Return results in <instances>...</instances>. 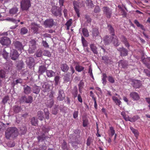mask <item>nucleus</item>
<instances>
[{"label":"nucleus","mask_w":150,"mask_h":150,"mask_svg":"<svg viewBox=\"0 0 150 150\" xmlns=\"http://www.w3.org/2000/svg\"><path fill=\"white\" fill-rule=\"evenodd\" d=\"M18 132L17 128L15 127L8 128L5 132L6 137L9 139L11 137L13 138L17 136Z\"/></svg>","instance_id":"1"},{"label":"nucleus","mask_w":150,"mask_h":150,"mask_svg":"<svg viewBox=\"0 0 150 150\" xmlns=\"http://www.w3.org/2000/svg\"><path fill=\"white\" fill-rule=\"evenodd\" d=\"M30 0H22L21 2V8L23 10H27L31 6Z\"/></svg>","instance_id":"2"},{"label":"nucleus","mask_w":150,"mask_h":150,"mask_svg":"<svg viewBox=\"0 0 150 150\" xmlns=\"http://www.w3.org/2000/svg\"><path fill=\"white\" fill-rule=\"evenodd\" d=\"M105 15L108 18H110L112 14V9L107 6H104L102 8Z\"/></svg>","instance_id":"3"},{"label":"nucleus","mask_w":150,"mask_h":150,"mask_svg":"<svg viewBox=\"0 0 150 150\" xmlns=\"http://www.w3.org/2000/svg\"><path fill=\"white\" fill-rule=\"evenodd\" d=\"M36 42L35 40H32L30 42L29 47L28 49L29 52L33 53L36 48Z\"/></svg>","instance_id":"4"},{"label":"nucleus","mask_w":150,"mask_h":150,"mask_svg":"<svg viewBox=\"0 0 150 150\" xmlns=\"http://www.w3.org/2000/svg\"><path fill=\"white\" fill-rule=\"evenodd\" d=\"M61 9L60 8L56 6L52 7L51 10L52 14L56 16H60L61 15Z\"/></svg>","instance_id":"5"},{"label":"nucleus","mask_w":150,"mask_h":150,"mask_svg":"<svg viewBox=\"0 0 150 150\" xmlns=\"http://www.w3.org/2000/svg\"><path fill=\"white\" fill-rule=\"evenodd\" d=\"M11 40L9 38L4 37L0 38V43L3 45L7 46L11 44Z\"/></svg>","instance_id":"6"},{"label":"nucleus","mask_w":150,"mask_h":150,"mask_svg":"<svg viewBox=\"0 0 150 150\" xmlns=\"http://www.w3.org/2000/svg\"><path fill=\"white\" fill-rule=\"evenodd\" d=\"M19 56V54L16 50L15 49H12L11 50L10 53V57L12 59L14 60H16Z\"/></svg>","instance_id":"7"},{"label":"nucleus","mask_w":150,"mask_h":150,"mask_svg":"<svg viewBox=\"0 0 150 150\" xmlns=\"http://www.w3.org/2000/svg\"><path fill=\"white\" fill-rule=\"evenodd\" d=\"M26 62L27 64L30 68H32L35 64V61L34 58L31 57L26 58Z\"/></svg>","instance_id":"8"},{"label":"nucleus","mask_w":150,"mask_h":150,"mask_svg":"<svg viewBox=\"0 0 150 150\" xmlns=\"http://www.w3.org/2000/svg\"><path fill=\"white\" fill-rule=\"evenodd\" d=\"M54 24V21L52 19H48L45 20L44 23V25L46 28H51Z\"/></svg>","instance_id":"9"},{"label":"nucleus","mask_w":150,"mask_h":150,"mask_svg":"<svg viewBox=\"0 0 150 150\" xmlns=\"http://www.w3.org/2000/svg\"><path fill=\"white\" fill-rule=\"evenodd\" d=\"M13 44L15 47L18 50H21L23 48L24 46L21 42L19 41H14Z\"/></svg>","instance_id":"10"},{"label":"nucleus","mask_w":150,"mask_h":150,"mask_svg":"<svg viewBox=\"0 0 150 150\" xmlns=\"http://www.w3.org/2000/svg\"><path fill=\"white\" fill-rule=\"evenodd\" d=\"M117 50L120 52L121 56H125L127 55V50L123 47L117 48Z\"/></svg>","instance_id":"11"},{"label":"nucleus","mask_w":150,"mask_h":150,"mask_svg":"<svg viewBox=\"0 0 150 150\" xmlns=\"http://www.w3.org/2000/svg\"><path fill=\"white\" fill-rule=\"evenodd\" d=\"M31 28L33 30L35 33H38V28L39 26L38 25L35 23H32L31 25Z\"/></svg>","instance_id":"12"},{"label":"nucleus","mask_w":150,"mask_h":150,"mask_svg":"<svg viewBox=\"0 0 150 150\" xmlns=\"http://www.w3.org/2000/svg\"><path fill=\"white\" fill-rule=\"evenodd\" d=\"M132 85L135 88H138L141 86V81L139 80H133L132 81Z\"/></svg>","instance_id":"13"},{"label":"nucleus","mask_w":150,"mask_h":150,"mask_svg":"<svg viewBox=\"0 0 150 150\" xmlns=\"http://www.w3.org/2000/svg\"><path fill=\"white\" fill-rule=\"evenodd\" d=\"M21 99L27 103H31L33 101V98L30 96H28L27 98L23 96L22 97Z\"/></svg>","instance_id":"14"},{"label":"nucleus","mask_w":150,"mask_h":150,"mask_svg":"<svg viewBox=\"0 0 150 150\" xmlns=\"http://www.w3.org/2000/svg\"><path fill=\"white\" fill-rule=\"evenodd\" d=\"M64 94L63 91L62 90H60L59 91V95L57 97V100H63L64 98Z\"/></svg>","instance_id":"15"},{"label":"nucleus","mask_w":150,"mask_h":150,"mask_svg":"<svg viewBox=\"0 0 150 150\" xmlns=\"http://www.w3.org/2000/svg\"><path fill=\"white\" fill-rule=\"evenodd\" d=\"M78 3L76 1H74L73 2V5L74 6L75 10L77 14V16L78 17L80 16V14L79 12V5Z\"/></svg>","instance_id":"16"},{"label":"nucleus","mask_w":150,"mask_h":150,"mask_svg":"<svg viewBox=\"0 0 150 150\" xmlns=\"http://www.w3.org/2000/svg\"><path fill=\"white\" fill-rule=\"evenodd\" d=\"M130 97H131L133 100H137L139 99V97L137 93L135 92H132L130 94Z\"/></svg>","instance_id":"17"},{"label":"nucleus","mask_w":150,"mask_h":150,"mask_svg":"<svg viewBox=\"0 0 150 150\" xmlns=\"http://www.w3.org/2000/svg\"><path fill=\"white\" fill-rule=\"evenodd\" d=\"M118 63L119 67H120L124 68H127V62L124 60H121Z\"/></svg>","instance_id":"18"},{"label":"nucleus","mask_w":150,"mask_h":150,"mask_svg":"<svg viewBox=\"0 0 150 150\" xmlns=\"http://www.w3.org/2000/svg\"><path fill=\"white\" fill-rule=\"evenodd\" d=\"M90 46L91 50L94 54H98L97 48L94 44L92 43L91 44Z\"/></svg>","instance_id":"19"},{"label":"nucleus","mask_w":150,"mask_h":150,"mask_svg":"<svg viewBox=\"0 0 150 150\" xmlns=\"http://www.w3.org/2000/svg\"><path fill=\"white\" fill-rule=\"evenodd\" d=\"M112 39L115 46L117 47L119 45L120 43L118 42V40L116 36H114L112 37Z\"/></svg>","instance_id":"20"},{"label":"nucleus","mask_w":150,"mask_h":150,"mask_svg":"<svg viewBox=\"0 0 150 150\" xmlns=\"http://www.w3.org/2000/svg\"><path fill=\"white\" fill-rule=\"evenodd\" d=\"M1 54L4 58L7 60L8 57L9 53L6 51L5 49H3L2 51H1Z\"/></svg>","instance_id":"21"},{"label":"nucleus","mask_w":150,"mask_h":150,"mask_svg":"<svg viewBox=\"0 0 150 150\" xmlns=\"http://www.w3.org/2000/svg\"><path fill=\"white\" fill-rule=\"evenodd\" d=\"M24 91L26 94H28L31 91V88L29 86L27 85H24Z\"/></svg>","instance_id":"22"},{"label":"nucleus","mask_w":150,"mask_h":150,"mask_svg":"<svg viewBox=\"0 0 150 150\" xmlns=\"http://www.w3.org/2000/svg\"><path fill=\"white\" fill-rule=\"evenodd\" d=\"M18 9L16 7H14L11 9L9 11V14L12 16L16 14L18 11Z\"/></svg>","instance_id":"23"},{"label":"nucleus","mask_w":150,"mask_h":150,"mask_svg":"<svg viewBox=\"0 0 150 150\" xmlns=\"http://www.w3.org/2000/svg\"><path fill=\"white\" fill-rule=\"evenodd\" d=\"M60 68L62 71L66 72L68 70L69 67L66 64H61Z\"/></svg>","instance_id":"24"},{"label":"nucleus","mask_w":150,"mask_h":150,"mask_svg":"<svg viewBox=\"0 0 150 150\" xmlns=\"http://www.w3.org/2000/svg\"><path fill=\"white\" fill-rule=\"evenodd\" d=\"M121 40L122 42L125 44V45L126 47H129V45L127 39L125 37L122 36L121 38Z\"/></svg>","instance_id":"25"},{"label":"nucleus","mask_w":150,"mask_h":150,"mask_svg":"<svg viewBox=\"0 0 150 150\" xmlns=\"http://www.w3.org/2000/svg\"><path fill=\"white\" fill-rule=\"evenodd\" d=\"M40 87L34 85L33 87V92L34 93L38 94L40 92Z\"/></svg>","instance_id":"26"},{"label":"nucleus","mask_w":150,"mask_h":150,"mask_svg":"<svg viewBox=\"0 0 150 150\" xmlns=\"http://www.w3.org/2000/svg\"><path fill=\"white\" fill-rule=\"evenodd\" d=\"M112 99L117 105L119 106L121 104V101L117 97L115 96H113Z\"/></svg>","instance_id":"27"},{"label":"nucleus","mask_w":150,"mask_h":150,"mask_svg":"<svg viewBox=\"0 0 150 150\" xmlns=\"http://www.w3.org/2000/svg\"><path fill=\"white\" fill-rule=\"evenodd\" d=\"M109 37L106 36L105 37L104 39V41L105 45H108L111 42V39Z\"/></svg>","instance_id":"28"},{"label":"nucleus","mask_w":150,"mask_h":150,"mask_svg":"<svg viewBox=\"0 0 150 150\" xmlns=\"http://www.w3.org/2000/svg\"><path fill=\"white\" fill-rule=\"evenodd\" d=\"M38 119L42 120L44 118L43 113L41 111H39L38 112Z\"/></svg>","instance_id":"29"},{"label":"nucleus","mask_w":150,"mask_h":150,"mask_svg":"<svg viewBox=\"0 0 150 150\" xmlns=\"http://www.w3.org/2000/svg\"><path fill=\"white\" fill-rule=\"evenodd\" d=\"M47 76L48 77H52L55 75V73L51 70H48L46 71Z\"/></svg>","instance_id":"30"},{"label":"nucleus","mask_w":150,"mask_h":150,"mask_svg":"<svg viewBox=\"0 0 150 150\" xmlns=\"http://www.w3.org/2000/svg\"><path fill=\"white\" fill-rule=\"evenodd\" d=\"M13 110L14 112L18 113L21 111V109L20 106L16 105L13 106Z\"/></svg>","instance_id":"31"},{"label":"nucleus","mask_w":150,"mask_h":150,"mask_svg":"<svg viewBox=\"0 0 150 150\" xmlns=\"http://www.w3.org/2000/svg\"><path fill=\"white\" fill-rule=\"evenodd\" d=\"M46 70V67L44 66H41L39 68V72L41 74L44 72Z\"/></svg>","instance_id":"32"},{"label":"nucleus","mask_w":150,"mask_h":150,"mask_svg":"<svg viewBox=\"0 0 150 150\" xmlns=\"http://www.w3.org/2000/svg\"><path fill=\"white\" fill-rule=\"evenodd\" d=\"M49 88V86L48 85L44 84L42 86V90L44 92H46L48 91Z\"/></svg>","instance_id":"33"},{"label":"nucleus","mask_w":150,"mask_h":150,"mask_svg":"<svg viewBox=\"0 0 150 150\" xmlns=\"http://www.w3.org/2000/svg\"><path fill=\"white\" fill-rule=\"evenodd\" d=\"M84 69V67L79 65H77L75 67L76 70L79 72H81Z\"/></svg>","instance_id":"34"},{"label":"nucleus","mask_w":150,"mask_h":150,"mask_svg":"<svg viewBox=\"0 0 150 150\" xmlns=\"http://www.w3.org/2000/svg\"><path fill=\"white\" fill-rule=\"evenodd\" d=\"M99 34L98 30L96 28H94L92 32L93 36V38L96 37Z\"/></svg>","instance_id":"35"},{"label":"nucleus","mask_w":150,"mask_h":150,"mask_svg":"<svg viewBox=\"0 0 150 150\" xmlns=\"http://www.w3.org/2000/svg\"><path fill=\"white\" fill-rule=\"evenodd\" d=\"M108 29L110 34L111 35L114 36L115 35L114 30L111 25H109L108 26Z\"/></svg>","instance_id":"36"},{"label":"nucleus","mask_w":150,"mask_h":150,"mask_svg":"<svg viewBox=\"0 0 150 150\" xmlns=\"http://www.w3.org/2000/svg\"><path fill=\"white\" fill-rule=\"evenodd\" d=\"M121 115L123 117L124 119L126 121H129V116L126 115V113L124 112H121Z\"/></svg>","instance_id":"37"},{"label":"nucleus","mask_w":150,"mask_h":150,"mask_svg":"<svg viewBox=\"0 0 150 150\" xmlns=\"http://www.w3.org/2000/svg\"><path fill=\"white\" fill-rule=\"evenodd\" d=\"M109 135L111 136H113L115 134V131L114 129V128L112 127H110V130L109 131Z\"/></svg>","instance_id":"38"},{"label":"nucleus","mask_w":150,"mask_h":150,"mask_svg":"<svg viewBox=\"0 0 150 150\" xmlns=\"http://www.w3.org/2000/svg\"><path fill=\"white\" fill-rule=\"evenodd\" d=\"M37 119L35 117H33L31 120V123L32 125L35 126L37 124Z\"/></svg>","instance_id":"39"},{"label":"nucleus","mask_w":150,"mask_h":150,"mask_svg":"<svg viewBox=\"0 0 150 150\" xmlns=\"http://www.w3.org/2000/svg\"><path fill=\"white\" fill-rule=\"evenodd\" d=\"M28 32V30L25 27H23L21 29V34H25L27 33Z\"/></svg>","instance_id":"40"},{"label":"nucleus","mask_w":150,"mask_h":150,"mask_svg":"<svg viewBox=\"0 0 150 150\" xmlns=\"http://www.w3.org/2000/svg\"><path fill=\"white\" fill-rule=\"evenodd\" d=\"M139 118L138 116H135L132 117H130L129 119V121L131 122H134L137 120Z\"/></svg>","instance_id":"41"},{"label":"nucleus","mask_w":150,"mask_h":150,"mask_svg":"<svg viewBox=\"0 0 150 150\" xmlns=\"http://www.w3.org/2000/svg\"><path fill=\"white\" fill-rule=\"evenodd\" d=\"M82 33L83 35L85 37H88L89 36L88 32V30L84 28L82 30Z\"/></svg>","instance_id":"42"},{"label":"nucleus","mask_w":150,"mask_h":150,"mask_svg":"<svg viewBox=\"0 0 150 150\" xmlns=\"http://www.w3.org/2000/svg\"><path fill=\"white\" fill-rule=\"evenodd\" d=\"M44 111L46 119H49V113L47 109H45L44 110Z\"/></svg>","instance_id":"43"},{"label":"nucleus","mask_w":150,"mask_h":150,"mask_svg":"<svg viewBox=\"0 0 150 150\" xmlns=\"http://www.w3.org/2000/svg\"><path fill=\"white\" fill-rule=\"evenodd\" d=\"M82 42L84 47H86L87 45V41L85 40L84 38L83 37H81Z\"/></svg>","instance_id":"44"},{"label":"nucleus","mask_w":150,"mask_h":150,"mask_svg":"<svg viewBox=\"0 0 150 150\" xmlns=\"http://www.w3.org/2000/svg\"><path fill=\"white\" fill-rule=\"evenodd\" d=\"M134 23L138 27H140L142 29H143L144 27L143 25L140 24L137 20H135L134 21Z\"/></svg>","instance_id":"45"},{"label":"nucleus","mask_w":150,"mask_h":150,"mask_svg":"<svg viewBox=\"0 0 150 150\" xmlns=\"http://www.w3.org/2000/svg\"><path fill=\"white\" fill-rule=\"evenodd\" d=\"M5 20L15 23H16L17 22V20L12 18H7L5 19Z\"/></svg>","instance_id":"46"},{"label":"nucleus","mask_w":150,"mask_h":150,"mask_svg":"<svg viewBox=\"0 0 150 150\" xmlns=\"http://www.w3.org/2000/svg\"><path fill=\"white\" fill-rule=\"evenodd\" d=\"M72 23L71 20H69L66 23V25L67 26V29L69 30V27L71 26Z\"/></svg>","instance_id":"47"},{"label":"nucleus","mask_w":150,"mask_h":150,"mask_svg":"<svg viewBox=\"0 0 150 150\" xmlns=\"http://www.w3.org/2000/svg\"><path fill=\"white\" fill-rule=\"evenodd\" d=\"M0 77L1 78H4L5 77V73L3 70L0 71Z\"/></svg>","instance_id":"48"},{"label":"nucleus","mask_w":150,"mask_h":150,"mask_svg":"<svg viewBox=\"0 0 150 150\" xmlns=\"http://www.w3.org/2000/svg\"><path fill=\"white\" fill-rule=\"evenodd\" d=\"M108 81L111 83L115 82V80L114 78L112 76H109L108 77Z\"/></svg>","instance_id":"49"},{"label":"nucleus","mask_w":150,"mask_h":150,"mask_svg":"<svg viewBox=\"0 0 150 150\" xmlns=\"http://www.w3.org/2000/svg\"><path fill=\"white\" fill-rule=\"evenodd\" d=\"M60 77L59 76H56L54 77V80L55 81V84L57 85L58 84L59 82Z\"/></svg>","instance_id":"50"},{"label":"nucleus","mask_w":150,"mask_h":150,"mask_svg":"<svg viewBox=\"0 0 150 150\" xmlns=\"http://www.w3.org/2000/svg\"><path fill=\"white\" fill-rule=\"evenodd\" d=\"M102 59L105 62L108 63L109 62L108 58L107 57L104 56L102 57Z\"/></svg>","instance_id":"51"},{"label":"nucleus","mask_w":150,"mask_h":150,"mask_svg":"<svg viewBox=\"0 0 150 150\" xmlns=\"http://www.w3.org/2000/svg\"><path fill=\"white\" fill-rule=\"evenodd\" d=\"M36 55L37 57H40L42 55V52L40 50H38L36 53Z\"/></svg>","instance_id":"52"},{"label":"nucleus","mask_w":150,"mask_h":150,"mask_svg":"<svg viewBox=\"0 0 150 150\" xmlns=\"http://www.w3.org/2000/svg\"><path fill=\"white\" fill-rule=\"evenodd\" d=\"M78 93L77 90L76 88L74 87L73 91V94L75 97H76Z\"/></svg>","instance_id":"53"},{"label":"nucleus","mask_w":150,"mask_h":150,"mask_svg":"<svg viewBox=\"0 0 150 150\" xmlns=\"http://www.w3.org/2000/svg\"><path fill=\"white\" fill-rule=\"evenodd\" d=\"M144 72L147 76L150 77V71L147 69H144Z\"/></svg>","instance_id":"54"},{"label":"nucleus","mask_w":150,"mask_h":150,"mask_svg":"<svg viewBox=\"0 0 150 150\" xmlns=\"http://www.w3.org/2000/svg\"><path fill=\"white\" fill-rule=\"evenodd\" d=\"M9 99H8V96H6L4 97V98H3V100H2V102L4 103H6L7 101Z\"/></svg>","instance_id":"55"},{"label":"nucleus","mask_w":150,"mask_h":150,"mask_svg":"<svg viewBox=\"0 0 150 150\" xmlns=\"http://www.w3.org/2000/svg\"><path fill=\"white\" fill-rule=\"evenodd\" d=\"M20 130L21 131V134H24L26 133V129L25 127H23L20 129Z\"/></svg>","instance_id":"56"},{"label":"nucleus","mask_w":150,"mask_h":150,"mask_svg":"<svg viewBox=\"0 0 150 150\" xmlns=\"http://www.w3.org/2000/svg\"><path fill=\"white\" fill-rule=\"evenodd\" d=\"M78 111H75L73 113V117L74 118H76L78 116Z\"/></svg>","instance_id":"57"},{"label":"nucleus","mask_w":150,"mask_h":150,"mask_svg":"<svg viewBox=\"0 0 150 150\" xmlns=\"http://www.w3.org/2000/svg\"><path fill=\"white\" fill-rule=\"evenodd\" d=\"M100 11V9L98 6H96L95 8L94 11L95 12L97 13L99 12Z\"/></svg>","instance_id":"58"},{"label":"nucleus","mask_w":150,"mask_h":150,"mask_svg":"<svg viewBox=\"0 0 150 150\" xmlns=\"http://www.w3.org/2000/svg\"><path fill=\"white\" fill-rule=\"evenodd\" d=\"M88 121L87 120L85 119L83 120V127H85L86 126L88 125Z\"/></svg>","instance_id":"59"},{"label":"nucleus","mask_w":150,"mask_h":150,"mask_svg":"<svg viewBox=\"0 0 150 150\" xmlns=\"http://www.w3.org/2000/svg\"><path fill=\"white\" fill-rule=\"evenodd\" d=\"M44 54L45 55L50 57L51 55L50 53L48 51H45Z\"/></svg>","instance_id":"60"},{"label":"nucleus","mask_w":150,"mask_h":150,"mask_svg":"<svg viewBox=\"0 0 150 150\" xmlns=\"http://www.w3.org/2000/svg\"><path fill=\"white\" fill-rule=\"evenodd\" d=\"M38 138L39 141H40L44 140L45 139V137L44 136H39L38 137Z\"/></svg>","instance_id":"61"},{"label":"nucleus","mask_w":150,"mask_h":150,"mask_svg":"<svg viewBox=\"0 0 150 150\" xmlns=\"http://www.w3.org/2000/svg\"><path fill=\"white\" fill-rule=\"evenodd\" d=\"M91 142V138H88L87 140V145L88 146H89Z\"/></svg>","instance_id":"62"},{"label":"nucleus","mask_w":150,"mask_h":150,"mask_svg":"<svg viewBox=\"0 0 150 150\" xmlns=\"http://www.w3.org/2000/svg\"><path fill=\"white\" fill-rule=\"evenodd\" d=\"M22 82V80L21 79H18L16 81L15 83H14V85L18 83H21Z\"/></svg>","instance_id":"63"},{"label":"nucleus","mask_w":150,"mask_h":150,"mask_svg":"<svg viewBox=\"0 0 150 150\" xmlns=\"http://www.w3.org/2000/svg\"><path fill=\"white\" fill-rule=\"evenodd\" d=\"M15 145V144L14 142H9L8 144V146L9 147H13Z\"/></svg>","instance_id":"64"}]
</instances>
